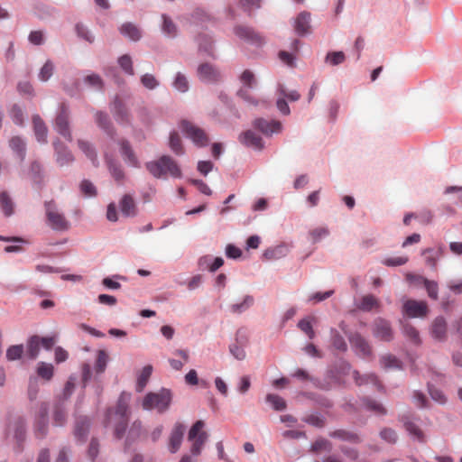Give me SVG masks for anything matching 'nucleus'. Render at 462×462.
<instances>
[{"label": "nucleus", "mask_w": 462, "mask_h": 462, "mask_svg": "<svg viewBox=\"0 0 462 462\" xmlns=\"http://www.w3.org/2000/svg\"><path fill=\"white\" fill-rule=\"evenodd\" d=\"M131 399V394L127 393H122L118 398L116 411L113 414L111 410L107 411L105 426L107 427L111 422L112 416H115L116 420V425L115 429V436L117 439H121L126 429L128 420V403Z\"/></svg>", "instance_id": "nucleus-1"}, {"label": "nucleus", "mask_w": 462, "mask_h": 462, "mask_svg": "<svg viewBox=\"0 0 462 462\" xmlns=\"http://www.w3.org/2000/svg\"><path fill=\"white\" fill-rule=\"evenodd\" d=\"M147 171L157 179L180 178L181 171L176 162L168 155H163L158 160L146 162Z\"/></svg>", "instance_id": "nucleus-2"}, {"label": "nucleus", "mask_w": 462, "mask_h": 462, "mask_svg": "<svg viewBox=\"0 0 462 462\" xmlns=\"http://www.w3.org/2000/svg\"><path fill=\"white\" fill-rule=\"evenodd\" d=\"M172 393L169 389L148 393L143 399L142 407L145 411H156L158 413L166 412L171 404Z\"/></svg>", "instance_id": "nucleus-3"}, {"label": "nucleus", "mask_w": 462, "mask_h": 462, "mask_svg": "<svg viewBox=\"0 0 462 462\" xmlns=\"http://www.w3.org/2000/svg\"><path fill=\"white\" fill-rule=\"evenodd\" d=\"M45 214L48 226L55 231H67L70 224L65 217L64 213L53 201L45 202Z\"/></svg>", "instance_id": "nucleus-4"}, {"label": "nucleus", "mask_w": 462, "mask_h": 462, "mask_svg": "<svg viewBox=\"0 0 462 462\" xmlns=\"http://www.w3.org/2000/svg\"><path fill=\"white\" fill-rule=\"evenodd\" d=\"M180 127L183 135L189 139L197 147H205L209 143L207 133L198 125L183 120Z\"/></svg>", "instance_id": "nucleus-5"}, {"label": "nucleus", "mask_w": 462, "mask_h": 462, "mask_svg": "<svg viewBox=\"0 0 462 462\" xmlns=\"http://www.w3.org/2000/svg\"><path fill=\"white\" fill-rule=\"evenodd\" d=\"M70 111L67 104L62 103L60 105L56 118L54 120L55 131L63 136L67 141H72V134L69 126Z\"/></svg>", "instance_id": "nucleus-6"}, {"label": "nucleus", "mask_w": 462, "mask_h": 462, "mask_svg": "<svg viewBox=\"0 0 462 462\" xmlns=\"http://www.w3.org/2000/svg\"><path fill=\"white\" fill-rule=\"evenodd\" d=\"M205 426L204 421H196L188 433V439L192 442L190 453L192 456H199L201 453L202 448L207 441L208 434L203 430Z\"/></svg>", "instance_id": "nucleus-7"}, {"label": "nucleus", "mask_w": 462, "mask_h": 462, "mask_svg": "<svg viewBox=\"0 0 462 462\" xmlns=\"http://www.w3.org/2000/svg\"><path fill=\"white\" fill-rule=\"evenodd\" d=\"M248 334L245 328H239L235 334L234 341L229 345V353L238 361L246 358L245 347L248 344Z\"/></svg>", "instance_id": "nucleus-8"}, {"label": "nucleus", "mask_w": 462, "mask_h": 462, "mask_svg": "<svg viewBox=\"0 0 462 462\" xmlns=\"http://www.w3.org/2000/svg\"><path fill=\"white\" fill-rule=\"evenodd\" d=\"M240 80L243 88L238 90L237 95L248 104L256 106L258 102L248 93V89L254 88L257 86L254 74L251 70L245 69L241 74Z\"/></svg>", "instance_id": "nucleus-9"}, {"label": "nucleus", "mask_w": 462, "mask_h": 462, "mask_svg": "<svg viewBox=\"0 0 462 462\" xmlns=\"http://www.w3.org/2000/svg\"><path fill=\"white\" fill-rule=\"evenodd\" d=\"M428 305L423 300H405L402 304V313L411 319L425 318L428 315Z\"/></svg>", "instance_id": "nucleus-10"}, {"label": "nucleus", "mask_w": 462, "mask_h": 462, "mask_svg": "<svg viewBox=\"0 0 462 462\" xmlns=\"http://www.w3.org/2000/svg\"><path fill=\"white\" fill-rule=\"evenodd\" d=\"M253 126L265 136L281 134L283 130V125L280 121L267 120L262 117L254 119Z\"/></svg>", "instance_id": "nucleus-11"}, {"label": "nucleus", "mask_w": 462, "mask_h": 462, "mask_svg": "<svg viewBox=\"0 0 462 462\" xmlns=\"http://www.w3.org/2000/svg\"><path fill=\"white\" fill-rule=\"evenodd\" d=\"M372 332L374 337L382 341L389 342L393 338V331L390 322L382 318L374 319L372 325Z\"/></svg>", "instance_id": "nucleus-12"}, {"label": "nucleus", "mask_w": 462, "mask_h": 462, "mask_svg": "<svg viewBox=\"0 0 462 462\" xmlns=\"http://www.w3.org/2000/svg\"><path fill=\"white\" fill-rule=\"evenodd\" d=\"M186 427L181 422L174 423L168 439V450L175 454L180 448L183 441Z\"/></svg>", "instance_id": "nucleus-13"}, {"label": "nucleus", "mask_w": 462, "mask_h": 462, "mask_svg": "<svg viewBox=\"0 0 462 462\" xmlns=\"http://www.w3.org/2000/svg\"><path fill=\"white\" fill-rule=\"evenodd\" d=\"M48 405L42 403L34 424V434L38 439L45 438L48 433Z\"/></svg>", "instance_id": "nucleus-14"}, {"label": "nucleus", "mask_w": 462, "mask_h": 462, "mask_svg": "<svg viewBox=\"0 0 462 462\" xmlns=\"http://www.w3.org/2000/svg\"><path fill=\"white\" fill-rule=\"evenodd\" d=\"M159 27L162 34L167 39H175L180 33L178 24L166 14H161Z\"/></svg>", "instance_id": "nucleus-15"}, {"label": "nucleus", "mask_w": 462, "mask_h": 462, "mask_svg": "<svg viewBox=\"0 0 462 462\" xmlns=\"http://www.w3.org/2000/svg\"><path fill=\"white\" fill-rule=\"evenodd\" d=\"M311 15L309 12H300L293 20V29L299 36H305L311 32Z\"/></svg>", "instance_id": "nucleus-16"}, {"label": "nucleus", "mask_w": 462, "mask_h": 462, "mask_svg": "<svg viewBox=\"0 0 462 462\" xmlns=\"http://www.w3.org/2000/svg\"><path fill=\"white\" fill-rule=\"evenodd\" d=\"M349 342L357 356L366 357L371 355V346L369 343L360 334L355 333L349 336Z\"/></svg>", "instance_id": "nucleus-17"}, {"label": "nucleus", "mask_w": 462, "mask_h": 462, "mask_svg": "<svg viewBox=\"0 0 462 462\" xmlns=\"http://www.w3.org/2000/svg\"><path fill=\"white\" fill-rule=\"evenodd\" d=\"M430 333L434 340L444 342L447 339L448 326L443 317H437L432 321Z\"/></svg>", "instance_id": "nucleus-18"}, {"label": "nucleus", "mask_w": 462, "mask_h": 462, "mask_svg": "<svg viewBox=\"0 0 462 462\" xmlns=\"http://www.w3.org/2000/svg\"><path fill=\"white\" fill-rule=\"evenodd\" d=\"M234 33L241 40L252 44L261 45L264 42L260 34L256 33L252 28L246 26H236L234 28Z\"/></svg>", "instance_id": "nucleus-19"}, {"label": "nucleus", "mask_w": 462, "mask_h": 462, "mask_svg": "<svg viewBox=\"0 0 462 462\" xmlns=\"http://www.w3.org/2000/svg\"><path fill=\"white\" fill-rule=\"evenodd\" d=\"M118 145L120 146V152L125 162L130 167L139 168V160L137 159L129 142L127 140L121 139L118 141Z\"/></svg>", "instance_id": "nucleus-20"}, {"label": "nucleus", "mask_w": 462, "mask_h": 462, "mask_svg": "<svg viewBox=\"0 0 462 462\" xmlns=\"http://www.w3.org/2000/svg\"><path fill=\"white\" fill-rule=\"evenodd\" d=\"M239 141L244 145L253 148L254 150H263L264 147L263 141L260 135L253 132L252 130H247L242 133L239 135Z\"/></svg>", "instance_id": "nucleus-21"}, {"label": "nucleus", "mask_w": 462, "mask_h": 462, "mask_svg": "<svg viewBox=\"0 0 462 462\" xmlns=\"http://www.w3.org/2000/svg\"><path fill=\"white\" fill-rule=\"evenodd\" d=\"M199 79L206 83H213L219 78L218 70L211 64L205 63L201 64L198 68Z\"/></svg>", "instance_id": "nucleus-22"}, {"label": "nucleus", "mask_w": 462, "mask_h": 462, "mask_svg": "<svg viewBox=\"0 0 462 462\" xmlns=\"http://www.w3.org/2000/svg\"><path fill=\"white\" fill-rule=\"evenodd\" d=\"M54 149L56 152V161L60 166H65L74 161V156L67 146L60 141L54 142Z\"/></svg>", "instance_id": "nucleus-23"}, {"label": "nucleus", "mask_w": 462, "mask_h": 462, "mask_svg": "<svg viewBox=\"0 0 462 462\" xmlns=\"http://www.w3.org/2000/svg\"><path fill=\"white\" fill-rule=\"evenodd\" d=\"M95 120L100 129H102L112 140H114L116 132L108 116L103 112H97Z\"/></svg>", "instance_id": "nucleus-24"}, {"label": "nucleus", "mask_w": 462, "mask_h": 462, "mask_svg": "<svg viewBox=\"0 0 462 462\" xmlns=\"http://www.w3.org/2000/svg\"><path fill=\"white\" fill-rule=\"evenodd\" d=\"M79 149L86 155V157L91 161L93 165L97 166L98 161H97V154L95 146L90 142L84 140V139H79L78 142Z\"/></svg>", "instance_id": "nucleus-25"}, {"label": "nucleus", "mask_w": 462, "mask_h": 462, "mask_svg": "<svg viewBox=\"0 0 462 462\" xmlns=\"http://www.w3.org/2000/svg\"><path fill=\"white\" fill-rule=\"evenodd\" d=\"M105 158L108 166L109 172L111 173L112 177L115 179L116 182L121 184L125 180V172L122 169V166L120 165V163L115 162L108 155L107 152H105Z\"/></svg>", "instance_id": "nucleus-26"}, {"label": "nucleus", "mask_w": 462, "mask_h": 462, "mask_svg": "<svg viewBox=\"0 0 462 462\" xmlns=\"http://www.w3.org/2000/svg\"><path fill=\"white\" fill-rule=\"evenodd\" d=\"M254 302V299L251 295H245L240 301L231 304L228 307L232 314L240 315L248 310Z\"/></svg>", "instance_id": "nucleus-27"}, {"label": "nucleus", "mask_w": 462, "mask_h": 462, "mask_svg": "<svg viewBox=\"0 0 462 462\" xmlns=\"http://www.w3.org/2000/svg\"><path fill=\"white\" fill-rule=\"evenodd\" d=\"M119 208L125 217H134L136 215V206L132 196L125 194L119 201Z\"/></svg>", "instance_id": "nucleus-28"}, {"label": "nucleus", "mask_w": 462, "mask_h": 462, "mask_svg": "<svg viewBox=\"0 0 462 462\" xmlns=\"http://www.w3.org/2000/svg\"><path fill=\"white\" fill-rule=\"evenodd\" d=\"M32 123L37 141L39 143H46L48 129L42 119L40 117V116L35 115L32 117Z\"/></svg>", "instance_id": "nucleus-29"}, {"label": "nucleus", "mask_w": 462, "mask_h": 462, "mask_svg": "<svg viewBox=\"0 0 462 462\" xmlns=\"http://www.w3.org/2000/svg\"><path fill=\"white\" fill-rule=\"evenodd\" d=\"M353 377L356 383L359 386L373 384L377 386V388L380 390L383 389V386L380 384L378 378L374 374H367L361 375L357 371H354Z\"/></svg>", "instance_id": "nucleus-30"}, {"label": "nucleus", "mask_w": 462, "mask_h": 462, "mask_svg": "<svg viewBox=\"0 0 462 462\" xmlns=\"http://www.w3.org/2000/svg\"><path fill=\"white\" fill-rule=\"evenodd\" d=\"M119 31L122 35L134 42L139 41L142 37L140 29L132 23H123L120 26Z\"/></svg>", "instance_id": "nucleus-31"}, {"label": "nucleus", "mask_w": 462, "mask_h": 462, "mask_svg": "<svg viewBox=\"0 0 462 462\" xmlns=\"http://www.w3.org/2000/svg\"><path fill=\"white\" fill-rule=\"evenodd\" d=\"M111 111L119 123L128 122V112L125 105L118 98H116L111 105Z\"/></svg>", "instance_id": "nucleus-32"}, {"label": "nucleus", "mask_w": 462, "mask_h": 462, "mask_svg": "<svg viewBox=\"0 0 462 462\" xmlns=\"http://www.w3.org/2000/svg\"><path fill=\"white\" fill-rule=\"evenodd\" d=\"M9 146L21 161L24 160L26 154V143L23 139L19 136H14L9 141Z\"/></svg>", "instance_id": "nucleus-33"}, {"label": "nucleus", "mask_w": 462, "mask_h": 462, "mask_svg": "<svg viewBox=\"0 0 462 462\" xmlns=\"http://www.w3.org/2000/svg\"><path fill=\"white\" fill-rule=\"evenodd\" d=\"M36 374L40 378L49 382L53 377L54 366L52 364L41 361L36 365Z\"/></svg>", "instance_id": "nucleus-34"}, {"label": "nucleus", "mask_w": 462, "mask_h": 462, "mask_svg": "<svg viewBox=\"0 0 462 462\" xmlns=\"http://www.w3.org/2000/svg\"><path fill=\"white\" fill-rule=\"evenodd\" d=\"M171 86L176 91L180 93H186L189 89V79L182 72H177L174 75Z\"/></svg>", "instance_id": "nucleus-35"}, {"label": "nucleus", "mask_w": 462, "mask_h": 462, "mask_svg": "<svg viewBox=\"0 0 462 462\" xmlns=\"http://www.w3.org/2000/svg\"><path fill=\"white\" fill-rule=\"evenodd\" d=\"M41 347V337L32 336L31 337L26 343V354L29 358L36 359L40 354Z\"/></svg>", "instance_id": "nucleus-36"}, {"label": "nucleus", "mask_w": 462, "mask_h": 462, "mask_svg": "<svg viewBox=\"0 0 462 462\" xmlns=\"http://www.w3.org/2000/svg\"><path fill=\"white\" fill-rule=\"evenodd\" d=\"M379 305V300L374 295L367 294L361 298L359 303H356V308L363 311H371Z\"/></svg>", "instance_id": "nucleus-37"}, {"label": "nucleus", "mask_w": 462, "mask_h": 462, "mask_svg": "<svg viewBox=\"0 0 462 462\" xmlns=\"http://www.w3.org/2000/svg\"><path fill=\"white\" fill-rule=\"evenodd\" d=\"M109 357L106 350L99 349L97 351V358L94 365V371L96 374H102L108 363Z\"/></svg>", "instance_id": "nucleus-38"}, {"label": "nucleus", "mask_w": 462, "mask_h": 462, "mask_svg": "<svg viewBox=\"0 0 462 462\" xmlns=\"http://www.w3.org/2000/svg\"><path fill=\"white\" fill-rule=\"evenodd\" d=\"M89 428V420L87 417L77 419L75 425V436L78 439L85 440Z\"/></svg>", "instance_id": "nucleus-39"}, {"label": "nucleus", "mask_w": 462, "mask_h": 462, "mask_svg": "<svg viewBox=\"0 0 462 462\" xmlns=\"http://www.w3.org/2000/svg\"><path fill=\"white\" fill-rule=\"evenodd\" d=\"M152 366L151 365H147L143 367L142 371L140 372L138 377H137V383H136V391L141 393L144 387L146 386L152 373Z\"/></svg>", "instance_id": "nucleus-40"}, {"label": "nucleus", "mask_w": 462, "mask_h": 462, "mask_svg": "<svg viewBox=\"0 0 462 462\" xmlns=\"http://www.w3.org/2000/svg\"><path fill=\"white\" fill-rule=\"evenodd\" d=\"M287 254L288 247L285 245H280L265 250L263 256L268 260H277L284 257Z\"/></svg>", "instance_id": "nucleus-41"}, {"label": "nucleus", "mask_w": 462, "mask_h": 462, "mask_svg": "<svg viewBox=\"0 0 462 462\" xmlns=\"http://www.w3.org/2000/svg\"><path fill=\"white\" fill-rule=\"evenodd\" d=\"M410 276H411V278H414L416 280H421L423 282V285L428 292L429 297L433 300L438 299L439 288H438V283L436 282L430 281V280H428L422 276H420V275H410Z\"/></svg>", "instance_id": "nucleus-42"}, {"label": "nucleus", "mask_w": 462, "mask_h": 462, "mask_svg": "<svg viewBox=\"0 0 462 462\" xmlns=\"http://www.w3.org/2000/svg\"><path fill=\"white\" fill-rule=\"evenodd\" d=\"M55 64L52 60H47L38 73V79L42 82H47L54 74Z\"/></svg>", "instance_id": "nucleus-43"}, {"label": "nucleus", "mask_w": 462, "mask_h": 462, "mask_svg": "<svg viewBox=\"0 0 462 462\" xmlns=\"http://www.w3.org/2000/svg\"><path fill=\"white\" fill-rule=\"evenodd\" d=\"M443 248L440 246L439 249L435 250L432 248H428L423 251V254L425 255V261L428 265L432 268L436 267L437 262L439 257L442 255Z\"/></svg>", "instance_id": "nucleus-44"}, {"label": "nucleus", "mask_w": 462, "mask_h": 462, "mask_svg": "<svg viewBox=\"0 0 462 462\" xmlns=\"http://www.w3.org/2000/svg\"><path fill=\"white\" fill-rule=\"evenodd\" d=\"M117 63L123 72L127 76H134V69L133 65V60L130 55L125 54L117 59Z\"/></svg>", "instance_id": "nucleus-45"}, {"label": "nucleus", "mask_w": 462, "mask_h": 462, "mask_svg": "<svg viewBox=\"0 0 462 462\" xmlns=\"http://www.w3.org/2000/svg\"><path fill=\"white\" fill-rule=\"evenodd\" d=\"M83 82L88 88H91L95 90H102L104 87V82L101 77L98 74L91 73L83 78Z\"/></svg>", "instance_id": "nucleus-46"}, {"label": "nucleus", "mask_w": 462, "mask_h": 462, "mask_svg": "<svg viewBox=\"0 0 462 462\" xmlns=\"http://www.w3.org/2000/svg\"><path fill=\"white\" fill-rule=\"evenodd\" d=\"M330 337L332 346L341 352H345L347 350V344L345 341L344 337L340 335V333L336 328L330 329Z\"/></svg>", "instance_id": "nucleus-47"}, {"label": "nucleus", "mask_w": 462, "mask_h": 462, "mask_svg": "<svg viewBox=\"0 0 462 462\" xmlns=\"http://www.w3.org/2000/svg\"><path fill=\"white\" fill-rule=\"evenodd\" d=\"M0 207L5 216L13 215L14 204L7 192L0 193Z\"/></svg>", "instance_id": "nucleus-48"}, {"label": "nucleus", "mask_w": 462, "mask_h": 462, "mask_svg": "<svg viewBox=\"0 0 462 462\" xmlns=\"http://www.w3.org/2000/svg\"><path fill=\"white\" fill-rule=\"evenodd\" d=\"M265 401L275 411H281L286 409V402L277 394L268 393L265 397Z\"/></svg>", "instance_id": "nucleus-49"}, {"label": "nucleus", "mask_w": 462, "mask_h": 462, "mask_svg": "<svg viewBox=\"0 0 462 462\" xmlns=\"http://www.w3.org/2000/svg\"><path fill=\"white\" fill-rule=\"evenodd\" d=\"M363 405L366 410L371 411L377 415L386 414V409L375 400L365 398L363 400Z\"/></svg>", "instance_id": "nucleus-50"}, {"label": "nucleus", "mask_w": 462, "mask_h": 462, "mask_svg": "<svg viewBox=\"0 0 462 462\" xmlns=\"http://www.w3.org/2000/svg\"><path fill=\"white\" fill-rule=\"evenodd\" d=\"M141 84L148 90H154L160 86L159 79L151 73H144L140 78Z\"/></svg>", "instance_id": "nucleus-51"}, {"label": "nucleus", "mask_w": 462, "mask_h": 462, "mask_svg": "<svg viewBox=\"0 0 462 462\" xmlns=\"http://www.w3.org/2000/svg\"><path fill=\"white\" fill-rule=\"evenodd\" d=\"M313 318L306 317L298 322V328L307 335L310 339L315 337V332L312 327Z\"/></svg>", "instance_id": "nucleus-52"}, {"label": "nucleus", "mask_w": 462, "mask_h": 462, "mask_svg": "<svg viewBox=\"0 0 462 462\" xmlns=\"http://www.w3.org/2000/svg\"><path fill=\"white\" fill-rule=\"evenodd\" d=\"M312 243H318L329 236V229L327 226H318L309 232Z\"/></svg>", "instance_id": "nucleus-53"}, {"label": "nucleus", "mask_w": 462, "mask_h": 462, "mask_svg": "<svg viewBox=\"0 0 462 462\" xmlns=\"http://www.w3.org/2000/svg\"><path fill=\"white\" fill-rule=\"evenodd\" d=\"M403 335L409 338L413 344L420 345V337L419 331L411 324H405L402 327Z\"/></svg>", "instance_id": "nucleus-54"}, {"label": "nucleus", "mask_w": 462, "mask_h": 462, "mask_svg": "<svg viewBox=\"0 0 462 462\" xmlns=\"http://www.w3.org/2000/svg\"><path fill=\"white\" fill-rule=\"evenodd\" d=\"M169 145L175 154L181 155L184 153L180 137L176 132H172L170 134Z\"/></svg>", "instance_id": "nucleus-55"}, {"label": "nucleus", "mask_w": 462, "mask_h": 462, "mask_svg": "<svg viewBox=\"0 0 462 462\" xmlns=\"http://www.w3.org/2000/svg\"><path fill=\"white\" fill-rule=\"evenodd\" d=\"M197 42L199 45V50L200 51H205L208 54L212 53V39L207 34H199L197 37Z\"/></svg>", "instance_id": "nucleus-56"}, {"label": "nucleus", "mask_w": 462, "mask_h": 462, "mask_svg": "<svg viewBox=\"0 0 462 462\" xmlns=\"http://www.w3.org/2000/svg\"><path fill=\"white\" fill-rule=\"evenodd\" d=\"M381 365L384 369L401 368V362L393 355H384L380 359Z\"/></svg>", "instance_id": "nucleus-57"}, {"label": "nucleus", "mask_w": 462, "mask_h": 462, "mask_svg": "<svg viewBox=\"0 0 462 462\" xmlns=\"http://www.w3.org/2000/svg\"><path fill=\"white\" fill-rule=\"evenodd\" d=\"M346 60V55L343 51H330L328 52L325 58L326 62L332 66L342 64Z\"/></svg>", "instance_id": "nucleus-58"}, {"label": "nucleus", "mask_w": 462, "mask_h": 462, "mask_svg": "<svg viewBox=\"0 0 462 462\" xmlns=\"http://www.w3.org/2000/svg\"><path fill=\"white\" fill-rule=\"evenodd\" d=\"M403 422L406 430L414 439H417L419 441L424 440L423 433L416 424L409 420H404Z\"/></svg>", "instance_id": "nucleus-59"}, {"label": "nucleus", "mask_w": 462, "mask_h": 462, "mask_svg": "<svg viewBox=\"0 0 462 462\" xmlns=\"http://www.w3.org/2000/svg\"><path fill=\"white\" fill-rule=\"evenodd\" d=\"M79 188H80V191H81V193H82L85 197L92 198V197L97 196V188H96V186H95L91 181H89L88 180H83L80 182Z\"/></svg>", "instance_id": "nucleus-60"}, {"label": "nucleus", "mask_w": 462, "mask_h": 462, "mask_svg": "<svg viewBox=\"0 0 462 462\" xmlns=\"http://www.w3.org/2000/svg\"><path fill=\"white\" fill-rule=\"evenodd\" d=\"M14 437L17 440L18 443H21L25 439V433H26V426L23 420L19 419L15 424H14Z\"/></svg>", "instance_id": "nucleus-61"}, {"label": "nucleus", "mask_w": 462, "mask_h": 462, "mask_svg": "<svg viewBox=\"0 0 462 462\" xmlns=\"http://www.w3.org/2000/svg\"><path fill=\"white\" fill-rule=\"evenodd\" d=\"M408 262L407 256H389L382 260V263L388 267H396L405 264Z\"/></svg>", "instance_id": "nucleus-62"}, {"label": "nucleus", "mask_w": 462, "mask_h": 462, "mask_svg": "<svg viewBox=\"0 0 462 462\" xmlns=\"http://www.w3.org/2000/svg\"><path fill=\"white\" fill-rule=\"evenodd\" d=\"M67 413L62 405L58 404L55 406L53 420L56 426H63L66 422Z\"/></svg>", "instance_id": "nucleus-63"}, {"label": "nucleus", "mask_w": 462, "mask_h": 462, "mask_svg": "<svg viewBox=\"0 0 462 462\" xmlns=\"http://www.w3.org/2000/svg\"><path fill=\"white\" fill-rule=\"evenodd\" d=\"M23 353V345H14L7 348L6 358L9 361H15L21 358Z\"/></svg>", "instance_id": "nucleus-64"}]
</instances>
